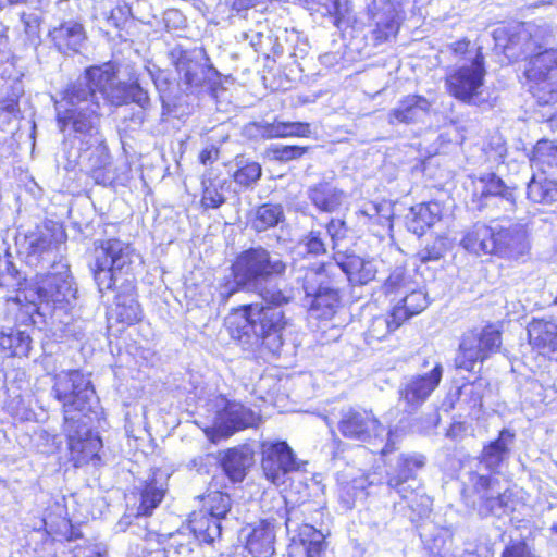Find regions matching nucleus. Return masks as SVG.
I'll return each instance as SVG.
<instances>
[{"instance_id":"1","label":"nucleus","mask_w":557,"mask_h":557,"mask_svg":"<svg viewBox=\"0 0 557 557\" xmlns=\"http://www.w3.org/2000/svg\"><path fill=\"white\" fill-rule=\"evenodd\" d=\"M52 396L61 404L69 460L79 468L99 460L100 437L83 436L79 426L98 416L99 399L90 382L78 370L61 371L53 375Z\"/></svg>"},{"instance_id":"2","label":"nucleus","mask_w":557,"mask_h":557,"mask_svg":"<svg viewBox=\"0 0 557 557\" xmlns=\"http://www.w3.org/2000/svg\"><path fill=\"white\" fill-rule=\"evenodd\" d=\"M264 302H250L233 307L224 319V327L237 344L253 339L259 346L272 349L283 344V332L288 319L281 308L290 300L281 289L262 296Z\"/></svg>"},{"instance_id":"3","label":"nucleus","mask_w":557,"mask_h":557,"mask_svg":"<svg viewBox=\"0 0 557 557\" xmlns=\"http://www.w3.org/2000/svg\"><path fill=\"white\" fill-rule=\"evenodd\" d=\"M95 258L90 268L99 292L116 287L136 294V261L140 260L132 243L111 237L95 243Z\"/></svg>"},{"instance_id":"4","label":"nucleus","mask_w":557,"mask_h":557,"mask_svg":"<svg viewBox=\"0 0 557 557\" xmlns=\"http://www.w3.org/2000/svg\"><path fill=\"white\" fill-rule=\"evenodd\" d=\"M515 438V433L508 429H502L497 437L483 445L479 462L490 474L472 471L469 473L471 482V492L478 497L479 515L482 518L496 515L497 510L506 509L512 497V492L506 488L496 494L493 493L494 487L498 485V480L493 474H498L500 467L509 455L508 444Z\"/></svg>"},{"instance_id":"5","label":"nucleus","mask_w":557,"mask_h":557,"mask_svg":"<svg viewBox=\"0 0 557 557\" xmlns=\"http://www.w3.org/2000/svg\"><path fill=\"white\" fill-rule=\"evenodd\" d=\"M302 288L311 297L309 310L318 320L332 319L343 306V273L335 260L308 267Z\"/></svg>"},{"instance_id":"6","label":"nucleus","mask_w":557,"mask_h":557,"mask_svg":"<svg viewBox=\"0 0 557 557\" xmlns=\"http://www.w3.org/2000/svg\"><path fill=\"white\" fill-rule=\"evenodd\" d=\"M461 246L476 256H496L507 260H518L529 250L527 236L516 226L474 223L463 235Z\"/></svg>"},{"instance_id":"7","label":"nucleus","mask_w":557,"mask_h":557,"mask_svg":"<svg viewBox=\"0 0 557 557\" xmlns=\"http://www.w3.org/2000/svg\"><path fill=\"white\" fill-rule=\"evenodd\" d=\"M98 91H92L91 84L86 86L79 83L69 84L61 94L62 100L67 104L57 114L59 128L64 132L71 129L76 134L91 135L97 129L100 113V103L95 99Z\"/></svg>"},{"instance_id":"8","label":"nucleus","mask_w":557,"mask_h":557,"mask_svg":"<svg viewBox=\"0 0 557 557\" xmlns=\"http://www.w3.org/2000/svg\"><path fill=\"white\" fill-rule=\"evenodd\" d=\"M528 160L533 174L527 186V198L532 203L552 205L557 200V140H536Z\"/></svg>"},{"instance_id":"9","label":"nucleus","mask_w":557,"mask_h":557,"mask_svg":"<svg viewBox=\"0 0 557 557\" xmlns=\"http://www.w3.org/2000/svg\"><path fill=\"white\" fill-rule=\"evenodd\" d=\"M84 77L91 84L92 91H98L108 106L119 108L136 103L141 109L150 106L147 90L137 81L128 83L117 81V72L110 63L86 67Z\"/></svg>"},{"instance_id":"10","label":"nucleus","mask_w":557,"mask_h":557,"mask_svg":"<svg viewBox=\"0 0 557 557\" xmlns=\"http://www.w3.org/2000/svg\"><path fill=\"white\" fill-rule=\"evenodd\" d=\"M287 263L273 258L263 246L249 247L239 251L231 262L230 273L239 277L248 287L280 280L285 276Z\"/></svg>"},{"instance_id":"11","label":"nucleus","mask_w":557,"mask_h":557,"mask_svg":"<svg viewBox=\"0 0 557 557\" xmlns=\"http://www.w3.org/2000/svg\"><path fill=\"white\" fill-rule=\"evenodd\" d=\"M425 466L422 454H401L397 459L394 473L387 474L386 485L395 491L408 508L418 515L428 510L429 497L420 492L421 484L417 482V472Z\"/></svg>"},{"instance_id":"12","label":"nucleus","mask_w":557,"mask_h":557,"mask_svg":"<svg viewBox=\"0 0 557 557\" xmlns=\"http://www.w3.org/2000/svg\"><path fill=\"white\" fill-rule=\"evenodd\" d=\"M485 76V57L478 49L469 64L456 66L445 74V90L461 103L476 104L482 99Z\"/></svg>"},{"instance_id":"13","label":"nucleus","mask_w":557,"mask_h":557,"mask_svg":"<svg viewBox=\"0 0 557 557\" xmlns=\"http://www.w3.org/2000/svg\"><path fill=\"white\" fill-rule=\"evenodd\" d=\"M502 331L493 323L473 329L462 335L455 359L457 369L472 372L478 362L483 363L502 347Z\"/></svg>"},{"instance_id":"14","label":"nucleus","mask_w":557,"mask_h":557,"mask_svg":"<svg viewBox=\"0 0 557 557\" xmlns=\"http://www.w3.org/2000/svg\"><path fill=\"white\" fill-rule=\"evenodd\" d=\"M306 461L298 460L286 441L260 443V467L263 478L275 486L285 484L292 473L305 471Z\"/></svg>"},{"instance_id":"15","label":"nucleus","mask_w":557,"mask_h":557,"mask_svg":"<svg viewBox=\"0 0 557 557\" xmlns=\"http://www.w3.org/2000/svg\"><path fill=\"white\" fill-rule=\"evenodd\" d=\"M172 65L180 81L191 92L208 91L212 96L222 88L221 74L210 63H202L188 51L180 49L172 52Z\"/></svg>"},{"instance_id":"16","label":"nucleus","mask_w":557,"mask_h":557,"mask_svg":"<svg viewBox=\"0 0 557 557\" xmlns=\"http://www.w3.org/2000/svg\"><path fill=\"white\" fill-rule=\"evenodd\" d=\"M339 434L347 441L362 444L382 442L386 426L369 407L355 405L342 411L337 422Z\"/></svg>"},{"instance_id":"17","label":"nucleus","mask_w":557,"mask_h":557,"mask_svg":"<svg viewBox=\"0 0 557 557\" xmlns=\"http://www.w3.org/2000/svg\"><path fill=\"white\" fill-rule=\"evenodd\" d=\"M523 75L533 95L557 96V49L529 55Z\"/></svg>"},{"instance_id":"18","label":"nucleus","mask_w":557,"mask_h":557,"mask_svg":"<svg viewBox=\"0 0 557 557\" xmlns=\"http://www.w3.org/2000/svg\"><path fill=\"white\" fill-rule=\"evenodd\" d=\"M42 529L51 542L71 543L82 540L84 534L81 523H73L64 497L52 499L42 517Z\"/></svg>"},{"instance_id":"19","label":"nucleus","mask_w":557,"mask_h":557,"mask_svg":"<svg viewBox=\"0 0 557 557\" xmlns=\"http://www.w3.org/2000/svg\"><path fill=\"white\" fill-rule=\"evenodd\" d=\"M262 422L261 416L240 401L224 399L214 417L215 431L227 438L247 429H257Z\"/></svg>"},{"instance_id":"20","label":"nucleus","mask_w":557,"mask_h":557,"mask_svg":"<svg viewBox=\"0 0 557 557\" xmlns=\"http://www.w3.org/2000/svg\"><path fill=\"white\" fill-rule=\"evenodd\" d=\"M70 293L71 288L66 281L57 273L41 274L35 284L36 300L46 315L65 308L69 305Z\"/></svg>"},{"instance_id":"21","label":"nucleus","mask_w":557,"mask_h":557,"mask_svg":"<svg viewBox=\"0 0 557 557\" xmlns=\"http://www.w3.org/2000/svg\"><path fill=\"white\" fill-rule=\"evenodd\" d=\"M442 375L443 369L440 363L428 373L413 375L399 389V399L412 410L419 408L440 385Z\"/></svg>"},{"instance_id":"22","label":"nucleus","mask_w":557,"mask_h":557,"mask_svg":"<svg viewBox=\"0 0 557 557\" xmlns=\"http://www.w3.org/2000/svg\"><path fill=\"white\" fill-rule=\"evenodd\" d=\"M201 508L214 519L223 520L230 513L233 500L230 485L222 474H213L205 492L198 496Z\"/></svg>"},{"instance_id":"23","label":"nucleus","mask_w":557,"mask_h":557,"mask_svg":"<svg viewBox=\"0 0 557 557\" xmlns=\"http://www.w3.org/2000/svg\"><path fill=\"white\" fill-rule=\"evenodd\" d=\"M528 343L537 355L557 361V323L532 319L528 325Z\"/></svg>"},{"instance_id":"24","label":"nucleus","mask_w":557,"mask_h":557,"mask_svg":"<svg viewBox=\"0 0 557 557\" xmlns=\"http://www.w3.org/2000/svg\"><path fill=\"white\" fill-rule=\"evenodd\" d=\"M327 547L322 532L311 524L298 527L287 548V557H323Z\"/></svg>"},{"instance_id":"25","label":"nucleus","mask_w":557,"mask_h":557,"mask_svg":"<svg viewBox=\"0 0 557 557\" xmlns=\"http://www.w3.org/2000/svg\"><path fill=\"white\" fill-rule=\"evenodd\" d=\"M252 463V453L243 447H231L223 451L219 459V467L225 482L232 485L240 484L248 475Z\"/></svg>"},{"instance_id":"26","label":"nucleus","mask_w":557,"mask_h":557,"mask_svg":"<svg viewBox=\"0 0 557 557\" xmlns=\"http://www.w3.org/2000/svg\"><path fill=\"white\" fill-rule=\"evenodd\" d=\"M410 212L409 230L413 234L422 236L444 218L445 203L431 199L412 206Z\"/></svg>"},{"instance_id":"27","label":"nucleus","mask_w":557,"mask_h":557,"mask_svg":"<svg viewBox=\"0 0 557 557\" xmlns=\"http://www.w3.org/2000/svg\"><path fill=\"white\" fill-rule=\"evenodd\" d=\"M274 543V525L262 519L247 534L244 548L251 557H272L275 553Z\"/></svg>"},{"instance_id":"28","label":"nucleus","mask_w":557,"mask_h":557,"mask_svg":"<svg viewBox=\"0 0 557 557\" xmlns=\"http://www.w3.org/2000/svg\"><path fill=\"white\" fill-rule=\"evenodd\" d=\"M397 311L391 308L382 314L371 319L367 330L364 331V342L372 347L391 341L394 333L400 329L404 323L397 317Z\"/></svg>"},{"instance_id":"29","label":"nucleus","mask_w":557,"mask_h":557,"mask_svg":"<svg viewBox=\"0 0 557 557\" xmlns=\"http://www.w3.org/2000/svg\"><path fill=\"white\" fill-rule=\"evenodd\" d=\"M259 134L265 140L307 138L311 134V127L307 122H290L275 119L272 122L260 125Z\"/></svg>"},{"instance_id":"30","label":"nucleus","mask_w":557,"mask_h":557,"mask_svg":"<svg viewBox=\"0 0 557 557\" xmlns=\"http://www.w3.org/2000/svg\"><path fill=\"white\" fill-rule=\"evenodd\" d=\"M431 102L422 95L404 96L396 108L388 113L391 124H411L416 122L418 111L429 112Z\"/></svg>"},{"instance_id":"31","label":"nucleus","mask_w":557,"mask_h":557,"mask_svg":"<svg viewBox=\"0 0 557 557\" xmlns=\"http://www.w3.org/2000/svg\"><path fill=\"white\" fill-rule=\"evenodd\" d=\"M336 264L343 273L344 287H346V282L352 285H366L375 277L376 271L371 262L358 256H347L342 262L336 261Z\"/></svg>"},{"instance_id":"32","label":"nucleus","mask_w":557,"mask_h":557,"mask_svg":"<svg viewBox=\"0 0 557 557\" xmlns=\"http://www.w3.org/2000/svg\"><path fill=\"white\" fill-rule=\"evenodd\" d=\"M284 220L281 205L265 202L257 206L248 218V224L256 233H262L277 226Z\"/></svg>"},{"instance_id":"33","label":"nucleus","mask_w":557,"mask_h":557,"mask_svg":"<svg viewBox=\"0 0 557 557\" xmlns=\"http://www.w3.org/2000/svg\"><path fill=\"white\" fill-rule=\"evenodd\" d=\"M166 490L160 485L156 478L143 482L139 490V504L136 517H150L165 497Z\"/></svg>"},{"instance_id":"34","label":"nucleus","mask_w":557,"mask_h":557,"mask_svg":"<svg viewBox=\"0 0 557 557\" xmlns=\"http://www.w3.org/2000/svg\"><path fill=\"white\" fill-rule=\"evenodd\" d=\"M86 38L84 26L78 23H61L53 30L57 49L63 53L77 52L78 46Z\"/></svg>"},{"instance_id":"35","label":"nucleus","mask_w":557,"mask_h":557,"mask_svg":"<svg viewBox=\"0 0 557 557\" xmlns=\"http://www.w3.org/2000/svg\"><path fill=\"white\" fill-rule=\"evenodd\" d=\"M143 318L141 305L135 297L124 299L123 295H116L115 307L111 315L114 323L121 325L122 330H125L140 323Z\"/></svg>"},{"instance_id":"36","label":"nucleus","mask_w":557,"mask_h":557,"mask_svg":"<svg viewBox=\"0 0 557 557\" xmlns=\"http://www.w3.org/2000/svg\"><path fill=\"white\" fill-rule=\"evenodd\" d=\"M343 193L327 182H320L309 189L312 205L322 212H334L342 203Z\"/></svg>"},{"instance_id":"37","label":"nucleus","mask_w":557,"mask_h":557,"mask_svg":"<svg viewBox=\"0 0 557 557\" xmlns=\"http://www.w3.org/2000/svg\"><path fill=\"white\" fill-rule=\"evenodd\" d=\"M188 523L190 531L200 542L211 544L221 536V520L214 519L206 511L194 515Z\"/></svg>"},{"instance_id":"38","label":"nucleus","mask_w":557,"mask_h":557,"mask_svg":"<svg viewBox=\"0 0 557 557\" xmlns=\"http://www.w3.org/2000/svg\"><path fill=\"white\" fill-rule=\"evenodd\" d=\"M479 181L483 184L479 194L480 201L491 197H499L511 205L516 203V187L507 186L495 173H486L480 176Z\"/></svg>"},{"instance_id":"39","label":"nucleus","mask_w":557,"mask_h":557,"mask_svg":"<svg viewBox=\"0 0 557 557\" xmlns=\"http://www.w3.org/2000/svg\"><path fill=\"white\" fill-rule=\"evenodd\" d=\"M110 156L104 146L95 147L87 159V175L96 185H107L110 176Z\"/></svg>"},{"instance_id":"40","label":"nucleus","mask_w":557,"mask_h":557,"mask_svg":"<svg viewBox=\"0 0 557 557\" xmlns=\"http://www.w3.org/2000/svg\"><path fill=\"white\" fill-rule=\"evenodd\" d=\"M430 301L426 293L421 289L411 290L398 304L391 307L392 310L397 311V317L405 324L412 317L420 314L424 311Z\"/></svg>"},{"instance_id":"41","label":"nucleus","mask_w":557,"mask_h":557,"mask_svg":"<svg viewBox=\"0 0 557 557\" xmlns=\"http://www.w3.org/2000/svg\"><path fill=\"white\" fill-rule=\"evenodd\" d=\"M32 349V338L23 331H11L0 334V350L8 357H28Z\"/></svg>"},{"instance_id":"42","label":"nucleus","mask_w":557,"mask_h":557,"mask_svg":"<svg viewBox=\"0 0 557 557\" xmlns=\"http://www.w3.org/2000/svg\"><path fill=\"white\" fill-rule=\"evenodd\" d=\"M262 176V166L252 160L236 161V169L231 177L243 189L252 188Z\"/></svg>"},{"instance_id":"43","label":"nucleus","mask_w":557,"mask_h":557,"mask_svg":"<svg viewBox=\"0 0 557 557\" xmlns=\"http://www.w3.org/2000/svg\"><path fill=\"white\" fill-rule=\"evenodd\" d=\"M17 309L14 321L17 325L33 326L37 323H45L46 313L37 300L22 302L16 298Z\"/></svg>"},{"instance_id":"44","label":"nucleus","mask_w":557,"mask_h":557,"mask_svg":"<svg viewBox=\"0 0 557 557\" xmlns=\"http://www.w3.org/2000/svg\"><path fill=\"white\" fill-rule=\"evenodd\" d=\"M208 183L201 182L200 207L203 210L219 209L226 202L222 186L215 185L211 180Z\"/></svg>"},{"instance_id":"45","label":"nucleus","mask_w":557,"mask_h":557,"mask_svg":"<svg viewBox=\"0 0 557 557\" xmlns=\"http://www.w3.org/2000/svg\"><path fill=\"white\" fill-rule=\"evenodd\" d=\"M309 146L277 145L269 148L268 152L271 154L273 160L278 161L281 163H286L293 160L300 159L309 151Z\"/></svg>"},{"instance_id":"46","label":"nucleus","mask_w":557,"mask_h":557,"mask_svg":"<svg viewBox=\"0 0 557 557\" xmlns=\"http://www.w3.org/2000/svg\"><path fill=\"white\" fill-rule=\"evenodd\" d=\"M410 283V276L407 271L401 268H395L386 277L382 285V292L384 295H396L405 289Z\"/></svg>"},{"instance_id":"47","label":"nucleus","mask_w":557,"mask_h":557,"mask_svg":"<svg viewBox=\"0 0 557 557\" xmlns=\"http://www.w3.org/2000/svg\"><path fill=\"white\" fill-rule=\"evenodd\" d=\"M246 288H249L239 277H223L216 288L220 304H226L228 299Z\"/></svg>"},{"instance_id":"48","label":"nucleus","mask_w":557,"mask_h":557,"mask_svg":"<svg viewBox=\"0 0 557 557\" xmlns=\"http://www.w3.org/2000/svg\"><path fill=\"white\" fill-rule=\"evenodd\" d=\"M307 255L312 257H320L326 253V245L320 232L310 231L305 234L300 240Z\"/></svg>"},{"instance_id":"49","label":"nucleus","mask_w":557,"mask_h":557,"mask_svg":"<svg viewBox=\"0 0 557 557\" xmlns=\"http://www.w3.org/2000/svg\"><path fill=\"white\" fill-rule=\"evenodd\" d=\"M399 26L393 17L379 22L372 32L373 41L375 45H382L391 38L396 37Z\"/></svg>"},{"instance_id":"50","label":"nucleus","mask_w":557,"mask_h":557,"mask_svg":"<svg viewBox=\"0 0 557 557\" xmlns=\"http://www.w3.org/2000/svg\"><path fill=\"white\" fill-rule=\"evenodd\" d=\"M448 250L446 240L442 237H437L431 245L426 246L423 253L421 255V261H438L446 255Z\"/></svg>"},{"instance_id":"51","label":"nucleus","mask_w":557,"mask_h":557,"mask_svg":"<svg viewBox=\"0 0 557 557\" xmlns=\"http://www.w3.org/2000/svg\"><path fill=\"white\" fill-rule=\"evenodd\" d=\"M500 557H534L525 541L509 543L503 549Z\"/></svg>"},{"instance_id":"52","label":"nucleus","mask_w":557,"mask_h":557,"mask_svg":"<svg viewBox=\"0 0 557 557\" xmlns=\"http://www.w3.org/2000/svg\"><path fill=\"white\" fill-rule=\"evenodd\" d=\"M448 49L453 57L457 59H463L470 53L472 49V42L469 38L462 37L451 42L448 46Z\"/></svg>"},{"instance_id":"53","label":"nucleus","mask_w":557,"mask_h":557,"mask_svg":"<svg viewBox=\"0 0 557 557\" xmlns=\"http://www.w3.org/2000/svg\"><path fill=\"white\" fill-rule=\"evenodd\" d=\"M325 228L333 242L346 236L347 225L346 221L343 219H331Z\"/></svg>"},{"instance_id":"54","label":"nucleus","mask_w":557,"mask_h":557,"mask_svg":"<svg viewBox=\"0 0 557 557\" xmlns=\"http://www.w3.org/2000/svg\"><path fill=\"white\" fill-rule=\"evenodd\" d=\"M143 541L145 542V546L141 552L145 555H151L157 552L163 543L162 535L153 531H147Z\"/></svg>"},{"instance_id":"55","label":"nucleus","mask_w":557,"mask_h":557,"mask_svg":"<svg viewBox=\"0 0 557 557\" xmlns=\"http://www.w3.org/2000/svg\"><path fill=\"white\" fill-rule=\"evenodd\" d=\"M50 249V240L45 235H39L28 243L29 256H41Z\"/></svg>"},{"instance_id":"56","label":"nucleus","mask_w":557,"mask_h":557,"mask_svg":"<svg viewBox=\"0 0 557 557\" xmlns=\"http://www.w3.org/2000/svg\"><path fill=\"white\" fill-rule=\"evenodd\" d=\"M468 425L465 421H453L445 430V436L451 441H458L465 437Z\"/></svg>"},{"instance_id":"57","label":"nucleus","mask_w":557,"mask_h":557,"mask_svg":"<svg viewBox=\"0 0 557 557\" xmlns=\"http://www.w3.org/2000/svg\"><path fill=\"white\" fill-rule=\"evenodd\" d=\"M220 158V149L215 146H209L200 150L198 161L202 165H211Z\"/></svg>"},{"instance_id":"58","label":"nucleus","mask_w":557,"mask_h":557,"mask_svg":"<svg viewBox=\"0 0 557 557\" xmlns=\"http://www.w3.org/2000/svg\"><path fill=\"white\" fill-rule=\"evenodd\" d=\"M347 13V8H343V5L339 2H335L334 11L331 13L334 26H336L337 28H342L345 24H347L349 22Z\"/></svg>"},{"instance_id":"59","label":"nucleus","mask_w":557,"mask_h":557,"mask_svg":"<svg viewBox=\"0 0 557 557\" xmlns=\"http://www.w3.org/2000/svg\"><path fill=\"white\" fill-rule=\"evenodd\" d=\"M128 13H129V10L126 5H117L110 11V14L107 17V20L110 23V25H112L113 27H115L117 29H121L122 23L119 21L116 15L119 14L121 16H125V18H126Z\"/></svg>"},{"instance_id":"60","label":"nucleus","mask_w":557,"mask_h":557,"mask_svg":"<svg viewBox=\"0 0 557 557\" xmlns=\"http://www.w3.org/2000/svg\"><path fill=\"white\" fill-rule=\"evenodd\" d=\"M385 434L387 436V441L385 442L383 447L379 450V455L382 458V460H384L385 457L388 456L389 454H393V453H395L397 450V444L392 438L393 435H394V431L392 429H387L386 428V431L384 432V435Z\"/></svg>"},{"instance_id":"61","label":"nucleus","mask_w":557,"mask_h":557,"mask_svg":"<svg viewBox=\"0 0 557 557\" xmlns=\"http://www.w3.org/2000/svg\"><path fill=\"white\" fill-rule=\"evenodd\" d=\"M259 2L260 0H233L231 8L233 11L242 13L255 8Z\"/></svg>"},{"instance_id":"62","label":"nucleus","mask_w":557,"mask_h":557,"mask_svg":"<svg viewBox=\"0 0 557 557\" xmlns=\"http://www.w3.org/2000/svg\"><path fill=\"white\" fill-rule=\"evenodd\" d=\"M550 534H552V543L557 547V523H554L549 528Z\"/></svg>"},{"instance_id":"63","label":"nucleus","mask_w":557,"mask_h":557,"mask_svg":"<svg viewBox=\"0 0 557 557\" xmlns=\"http://www.w3.org/2000/svg\"><path fill=\"white\" fill-rule=\"evenodd\" d=\"M28 0H7L8 4H10V5H16V4H20V3H25Z\"/></svg>"},{"instance_id":"64","label":"nucleus","mask_w":557,"mask_h":557,"mask_svg":"<svg viewBox=\"0 0 557 557\" xmlns=\"http://www.w3.org/2000/svg\"><path fill=\"white\" fill-rule=\"evenodd\" d=\"M94 557H103L100 553L96 554Z\"/></svg>"}]
</instances>
